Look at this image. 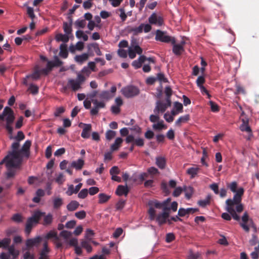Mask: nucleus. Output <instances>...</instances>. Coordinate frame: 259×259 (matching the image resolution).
<instances>
[{
    "label": "nucleus",
    "instance_id": "1",
    "mask_svg": "<svg viewBox=\"0 0 259 259\" xmlns=\"http://www.w3.org/2000/svg\"><path fill=\"white\" fill-rule=\"evenodd\" d=\"M237 183L232 182L227 183V186L230 190L235 193L232 199H228L226 201V210L229 212L233 217V218L237 221L240 220V217L237 214V212L240 213L243 210V206L241 203L242 197L244 194V190L240 187L238 190Z\"/></svg>",
    "mask_w": 259,
    "mask_h": 259
},
{
    "label": "nucleus",
    "instance_id": "2",
    "mask_svg": "<svg viewBox=\"0 0 259 259\" xmlns=\"http://www.w3.org/2000/svg\"><path fill=\"white\" fill-rule=\"evenodd\" d=\"M31 144V141L27 140L23 145L21 149H19V142L13 143L11 145V151L8 152V154L4 158V160H7V166L18 167L21 164L23 157L28 158L30 155Z\"/></svg>",
    "mask_w": 259,
    "mask_h": 259
},
{
    "label": "nucleus",
    "instance_id": "3",
    "mask_svg": "<svg viewBox=\"0 0 259 259\" xmlns=\"http://www.w3.org/2000/svg\"><path fill=\"white\" fill-rule=\"evenodd\" d=\"M6 117V128L9 134H12L13 128L11 124L13 123L15 116L13 110L9 107H6L2 114H0V120H4Z\"/></svg>",
    "mask_w": 259,
    "mask_h": 259
},
{
    "label": "nucleus",
    "instance_id": "4",
    "mask_svg": "<svg viewBox=\"0 0 259 259\" xmlns=\"http://www.w3.org/2000/svg\"><path fill=\"white\" fill-rule=\"evenodd\" d=\"M44 214L45 212L37 210L34 211L31 217L27 219L25 231L28 235L30 233L33 226L39 223V220Z\"/></svg>",
    "mask_w": 259,
    "mask_h": 259
},
{
    "label": "nucleus",
    "instance_id": "5",
    "mask_svg": "<svg viewBox=\"0 0 259 259\" xmlns=\"http://www.w3.org/2000/svg\"><path fill=\"white\" fill-rule=\"evenodd\" d=\"M86 77L80 73H77L76 79H69L68 81V85L73 91H77L81 88V85L85 81Z\"/></svg>",
    "mask_w": 259,
    "mask_h": 259
},
{
    "label": "nucleus",
    "instance_id": "6",
    "mask_svg": "<svg viewBox=\"0 0 259 259\" xmlns=\"http://www.w3.org/2000/svg\"><path fill=\"white\" fill-rule=\"evenodd\" d=\"M242 222L240 223V226L246 232H249L250 227L256 229V226L252 219L249 218L247 212H245L241 218Z\"/></svg>",
    "mask_w": 259,
    "mask_h": 259
},
{
    "label": "nucleus",
    "instance_id": "7",
    "mask_svg": "<svg viewBox=\"0 0 259 259\" xmlns=\"http://www.w3.org/2000/svg\"><path fill=\"white\" fill-rule=\"evenodd\" d=\"M155 39L157 41L165 43L174 44L176 42L174 37L167 35L166 32L160 30H157L156 31Z\"/></svg>",
    "mask_w": 259,
    "mask_h": 259
},
{
    "label": "nucleus",
    "instance_id": "8",
    "mask_svg": "<svg viewBox=\"0 0 259 259\" xmlns=\"http://www.w3.org/2000/svg\"><path fill=\"white\" fill-rule=\"evenodd\" d=\"M148 205L149 206L148 210L149 219L150 220H154L156 216V211L154 207L158 209L162 208L161 203L156 200H150L148 203Z\"/></svg>",
    "mask_w": 259,
    "mask_h": 259
},
{
    "label": "nucleus",
    "instance_id": "9",
    "mask_svg": "<svg viewBox=\"0 0 259 259\" xmlns=\"http://www.w3.org/2000/svg\"><path fill=\"white\" fill-rule=\"evenodd\" d=\"M116 87L114 85L112 86L111 88L110 92L108 91H103L100 93H98V98L103 102L104 101H108L111 98H112L114 96V94L116 92Z\"/></svg>",
    "mask_w": 259,
    "mask_h": 259
},
{
    "label": "nucleus",
    "instance_id": "10",
    "mask_svg": "<svg viewBox=\"0 0 259 259\" xmlns=\"http://www.w3.org/2000/svg\"><path fill=\"white\" fill-rule=\"evenodd\" d=\"M122 94L126 98H132L139 94V90L138 88L130 85L123 88L121 90Z\"/></svg>",
    "mask_w": 259,
    "mask_h": 259
},
{
    "label": "nucleus",
    "instance_id": "11",
    "mask_svg": "<svg viewBox=\"0 0 259 259\" xmlns=\"http://www.w3.org/2000/svg\"><path fill=\"white\" fill-rule=\"evenodd\" d=\"M54 238V243L58 249H61L63 246V243L61 241L60 238L58 236L57 233L54 231H50L45 236V239L48 240Z\"/></svg>",
    "mask_w": 259,
    "mask_h": 259
},
{
    "label": "nucleus",
    "instance_id": "12",
    "mask_svg": "<svg viewBox=\"0 0 259 259\" xmlns=\"http://www.w3.org/2000/svg\"><path fill=\"white\" fill-rule=\"evenodd\" d=\"M166 103H164L161 101H157L156 103V106L154 109L155 114H159V113L164 112L166 109L171 106V102L166 101Z\"/></svg>",
    "mask_w": 259,
    "mask_h": 259
},
{
    "label": "nucleus",
    "instance_id": "13",
    "mask_svg": "<svg viewBox=\"0 0 259 259\" xmlns=\"http://www.w3.org/2000/svg\"><path fill=\"white\" fill-rule=\"evenodd\" d=\"M42 241V238L40 236H37L33 238L27 239L25 244L27 248L29 249L33 247H38Z\"/></svg>",
    "mask_w": 259,
    "mask_h": 259
},
{
    "label": "nucleus",
    "instance_id": "14",
    "mask_svg": "<svg viewBox=\"0 0 259 259\" xmlns=\"http://www.w3.org/2000/svg\"><path fill=\"white\" fill-rule=\"evenodd\" d=\"M92 102L94 105V107L91 109L90 112L92 115H97L99 112V110L101 108H104L106 106L104 102L101 100L99 101L97 99H92Z\"/></svg>",
    "mask_w": 259,
    "mask_h": 259
},
{
    "label": "nucleus",
    "instance_id": "15",
    "mask_svg": "<svg viewBox=\"0 0 259 259\" xmlns=\"http://www.w3.org/2000/svg\"><path fill=\"white\" fill-rule=\"evenodd\" d=\"M148 21L150 24L161 26L163 24V19L161 16L158 15L155 13L149 17Z\"/></svg>",
    "mask_w": 259,
    "mask_h": 259
},
{
    "label": "nucleus",
    "instance_id": "16",
    "mask_svg": "<svg viewBox=\"0 0 259 259\" xmlns=\"http://www.w3.org/2000/svg\"><path fill=\"white\" fill-rule=\"evenodd\" d=\"M88 52L91 56H94L93 52L94 51L98 56L102 55V53L99 48V44L96 42L90 44L88 45Z\"/></svg>",
    "mask_w": 259,
    "mask_h": 259
},
{
    "label": "nucleus",
    "instance_id": "17",
    "mask_svg": "<svg viewBox=\"0 0 259 259\" xmlns=\"http://www.w3.org/2000/svg\"><path fill=\"white\" fill-rule=\"evenodd\" d=\"M50 251L48 242L47 240H45L43 243V248L39 252V257L38 259H49V253Z\"/></svg>",
    "mask_w": 259,
    "mask_h": 259
},
{
    "label": "nucleus",
    "instance_id": "18",
    "mask_svg": "<svg viewBox=\"0 0 259 259\" xmlns=\"http://www.w3.org/2000/svg\"><path fill=\"white\" fill-rule=\"evenodd\" d=\"M144 27V24H141L138 27H132L131 26H128L126 28V31L128 33H132L134 35H137L139 33H141L143 32Z\"/></svg>",
    "mask_w": 259,
    "mask_h": 259
},
{
    "label": "nucleus",
    "instance_id": "19",
    "mask_svg": "<svg viewBox=\"0 0 259 259\" xmlns=\"http://www.w3.org/2000/svg\"><path fill=\"white\" fill-rule=\"evenodd\" d=\"M89 56L90 55L89 52L88 53H83L81 55L75 56L74 60L77 63L82 64L89 59Z\"/></svg>",
    "mask_w": 259,
    "mask_h": 259
},
{
    "label": "nucleus",
    "instance_id": "20",
    "mask_svg": "<svg viewBox=\"0 0 259 259\" xmlns=\"http://www.w3.org/2000/svg\"><path fill=\"white\" fill-rule=\"evenodd\" d=\"M147 57L144 55H141L138 60H134L132 63L133 66L135 69H138L141 67L142 64L146 61Z\"/></svg>",
    "mask_w": 259,
    "mask_h": 259
},
{
    "label": "nucleus",
    "instance_id": "21",
    "mask_svg": "<svg viewBox=\"0 0 259 259\" xmlns=\"http://www.w3.org/2000/svg\"><path fill=\"white\" fill-rule=\"evenodd\" d=\"M128 192L129 189L126 185H119L116 190V194L118 196H127Z\"/></svg>",
    "mask_w": 259,
    "mask_h": 259
},
{
    "label": "nucleus",
    "instance_id": "22",
    "mask_svg": "<svg viewBox=\"0 0 259 259\" xmlns=\"http://www.w3.org/2000/svg\"><path fill=\"white\" fill-rule=\"evenodd\" d=\"M44 217L43 221L41 224L45 226H50L52 224L53 220V216L51 213L47 214L45 212V214L42 215Z\"/></svg>",
    "mask_w": 259,
    "mask_h": 259
},
{
    "label": "nucleus",
    "instance_id": "23",
    "mask_svg": "<svg viewBox=\"0 0 259 259\" xmlns=\"http://www.w3.org/2000/svg\"><path fill=\"white\" fill-rule=\"evenodd\" d=\"M69 19V23H67L66 22H63V29L64 31L65 32V34H67L68 35L71 34L72 33V20L70 17H68Z\"/></svg>",
    "mask_w": 259,
    "mask_h": 259
},
{
    "label": "nucleus",
    "instance_id": "24",
    "mask_svg": "<svg viewBox=\"0 0 259 259\" xmlns=\"http://www.w3.org/2000/svg\"><path fill=\"white\" fill-rule=\"evenodd\" d=\"M171 44L173 46L172 52L175 55L180 56L184 51V48L181 45L176 44V42Z\"/></svg>",
    "mask_w": 259,
    "mask_h": 259
},
{
    "label": "nucleus",
    "instance_id": "25",
    "mask_svg": "<svg viewBox=\"0 0 259 259\" xmlns=\"http://www.w3.org/2000/svg\"><path fill=\"white\" fill-rule=\"evenodd\" d=\"M183 191L185 192V197L187 199L189 200L194 193V188L191 186H185L183 188Z\"/></svg>",
    "mask_w": 259,
    "mask_h": 259
},
{
    "label": "nucleus",
    "instance_id": "26",
    "mask_svg": "<svg viewBox=\"0 0 259 259\" xmlns=\"http://www.w3.org/2000/svg\"><path fill=\"white\" fill-rule=\"evenodd\" d=\"M84 160L81 159H78L76 161H73L71 163V167L75 168L76 170L81 169L84 165Z\"/></svg>",
    "mask_w": 259,
    "mask_h": 259
},
{
    "label": "nucleus",
    "instance_id": "27",
    "mask_svg": "<svg viewBox=\"0 0 259 259\" xmlns=\"http://www.w3.org/2000/svg\"><path fill=\"white\" fill-rule=\"evenodd\" d=\"M85 126L83 128L81 136L84 139H88L90 137L89 133L91 131L92 126L90 124H85Z\"/></svg>",
    "mask_w": 259,
    "mask_h": 259
},
{
    "label": "nucleus",
    "instance_id": "28",
    "mask_svg": "<svg viewBox=\"0 0 259 259\" xmlns=\"http://www.w3.org/2000/svg\"><path fill=\"white\" fill-rule=\"evenodd\" d=\"M242 123L240 126V130L242 132H251V130L250 126L248 125V120L247 118L242 119Z\"/></svg>",
    "mask_w": 259,
    "mask_h": 259
},
{
    "label": "nucleus",
    "instance_id": "29",
    "mask_svg": "<svg viewBox=\"0 0 259 259\" xmlns=\"http://www.w3.org/2000/svg\"><path fill=\"white\" fill-rule=\"evenodd\" d=\"M190 120V115L186 114L184 116L180 117L175 122L176 126H181L182 123L187 122Z\"/></svg>",
    "mask_w": 259,
    "mask_h": 259
},
{
    "label": "nucleus",
    "instance_id": "30",
    "mask_svg": "<svg viewBox=\"0 0 259 259\" xmlns=\"http://www.w3.org/2000/svg\"><path fill=\"white\" fill-rule=\"evenodd\" d=\"M53 62L52 61H48L47 68L41 69V73L42 74L47 75L51 72L53 67H54Z\"/></svg>",
    "mask_w": 259,
    "mask_h": 259
},
{
    "label": "nucleus",
    "instance_id": "31",
    "mask_svg": "<svg viewBox=\"0 0 259 259\" xmlns=\"http://www.w3.org/2000/svg\"><path fill=\"white\" fill-rule=\"evenodd\" d=\"M156 164L160 169H164L166 165V160L163 157H157L156 158Z\"/></svg>",
    "mask_w": 259,
    "mask_h": 259
},
{
    "label": "nucleus",
    "instance_id": "32",
    "mask_svg": "<svg viewBox=\"0 0 259 259\" xmlns=\"http://www.w3.org/2000/svg\"><path fill=\"white\" fill-rule=\"evenodd\" d=\"M45 194V191L43 190L38 189L36 192V196L32 199L33 202L36 203H39L40 201V197H43Z\"/></svg>",
    "mask_w": 259,
    "mask_h": 259
},
{
    "label": "nucleus",
    "instance_id": "33",
    "mask_svg": "<svg viewBox=\"0 0 259 259\" xmlns=\"http://www.w3.org/2000/svg\"><path fill=\"white\" fill-rule=\"evenodd\" d=\"M211 198V195L208 194L205 199L199 200L197 203L200 206L205 207L206 205L210 204Z\"/></svg>",
    "mask_w": 259,
    "mask_h": 259
},
{
    "label": "nucleus",
    "instance_id": "34",
    "mask_svg": "<svg viewBox=\"0 0 259 259\" xmlns=\"http://www.w3.org/2000/svg\"><path fill=\"white\" fill-rule=\"evenodd\" d=\"M122 139L121 138H117L114 141V143L111 145L110 148L112 151H114L118 149L122 143Z\"/></svg>",
    "mask_w": 259,
    "mask_h": 259
},
{
    "label": "nucleus",
    "instance_id": "35",
    "mask_svg": "<svg viewBox=\"0 0 259 259\" xmlns=\"http://www.w3.org/2000/svg\"><path fill=\"white\" fill-rule=\"evenodd\" d=\"M4 162H6V166L8 169V171L7 172V178H11L12 177H13L15 174V170L12 169V168H13V167L8 166L7 165V160H4V159L0 162V164H2Z\"/></svg>",
    "mask_w": 259,
    "mask_h": 259
},
{
    "label": "nucleus",
    "instance_id": "36",
    "mask_svg": "<svg viewBox=\"0 0 259 259\" xmlns=\"http://www.w3.org/2000/svg\"><path fill=\"white\" fill-rule=\"evenodd\" d=\"M42 74L41 73V69H39L38 68H35L33 73L30 75H27L26 76L27 78H29L31 77L32 79L37 80L39 79L40 77V75Z\"/></svg>",
    "mask_w": 259,
    "mask_h": 259
},
{
    "label": "nucleus",
    "instance_id": "37",
    "mask_svg": "<svg viewBox=\"0 0 259 259\" xmlns=\"http://www.w3.org/2000/svg\"><path fill=\"white\" fill-rule=\"evenodd\" d=\"M55 39L57 41L67 42L69 41V38L68 35L66 34L59 33L56 35Z\"/></svg>",
    "mask_w": 259,
    "mask_h": 259
},
{
    "label": "nucleus",
    "instance_id": "38",
    "mask_svg": "<svg viewBox=\"0 0 259 259\" xmlns=\"http://www.w3.org/2000/svg\"><path fill=\"white\" fill-rule=\"evenodd\" d=\"M79 203L75 200L71 201L67 205V208L70 211L76 210L79 206Z\"/></svg>",
    "mask_w": 259,
    "mask_h": 259
},
{
    "label": "nucleus",
    "instance_id": "39",
    "mask_svg": "<svg viewBox=\"0 0 259 259\" xmlns=\"http://www.w3.org/2000/svg\"><path fill=\"white\" fill-rule=\"evenodd\" d=\"M91 240H82L81 242L82 247L85 248L88 253H90L92 251V247L90 244Z\"/></svg>",
    "mask_w": 259,
    "mask_h": 259
},
{
    "label": "nucleus",
    "instance_id": "40",
    "mask_svg": "<svg viewBox=\"0 0 259 259\" xmlns=\"http://www.w3.org/2000/svg\"><path fill=\"white\" fill-rule=\"evenodd\" d=\"M163 121H159L158 123L154 124L152 125V127L155 130L161 131L163 129H166L167 126L163 123Z\"/></svg>",
    "mask_w": 259,
    "mask_h": 259
},
{
    "label": "nucleus",
    "instance_id": "41",
    "mask_svg": "<svg viewBox=\"0 0 259 259\" xmlns=\"http://www.w3.org/2000/svg\"><path fill=\"white\" fill-rule=\"evenodd\" d=\"M8 251L10 255H12L13 257V259H17L19 252L18 250H15L14 246L11 245L8 247Z\"/></svg>",
    "mask_w": 259,
    "mask_h": 259
},
{
    "label": "nucleus",
    "instance_id": "42",
    "mask_svg": "<svg viewBox=\"0 0 259 259\" xmlns=\"http://www.w3.org/2000/svg\"><path fill=\"white\" fill-rule=\"evenodd\" d=\"M99 196V203L103 204L107 202L110 198V196H108L104 193H100L98 195Z\"/></svg>",
    "mask_w": 259,
    "mask_h": 259
},
{
    "label": "nucleus",
    "instance_id": "43",
    "mask_svg": "<svg viewBox=\"0 0 259 259\" xmlns=\"http://www.w3.org/2000/svg\"><path fill=\"white\" fill-rule=\"evenodd\" d=\"M199 170V168L196 167H190L187 170V172L188 175L191 176V178H194L198 174Z\"/></svg>",
    "mask_w": 259,
    "mask_h": 259
},
{
    "label": "nucleus",
    "instance_id": "44",
    "mask_svg": "<svg viewBox=\"0 0 259 259\" xmlns=\"http://www.w3.org/2000/svg\"><path fill=\"white\" fill-rule=\"evenodd\" d=\"M53 202L54 208L58 209L62 205L63 199L59 197H56L53 199Z\"/></svg>",
    "mask_w": 259,
    "mask_h": 259
},
{
    "label": "nucleus",
    "instance_id": "45",
    "mask_svg": "<svg viewBox=\"0 0 259 259\" xmlns=\"http://www.w3.org/2000/svg\"><path fill=\"white\" fill-rule=\"evenodd\" d=\"M172 91L169 86L166 87L164 90V93L166 95V101L171 102L170 97L172 95Z\"/></svg>",
    "mask_w": 259,
    "mask_h": 259
},
{
    "label": "nucleus",
    "instance_id": "46",
    "mask_svg": "<svg viewBox=\"0 0 259 259\" xmlns=\"http://www.w3.org/2000/svg\"><path fill=\"white\" fill-rule=\"evenodd\" d=\"M72 233L66 230L62 231L59 234V236L63 237L65 240V242H68V239L71 236Z\"/></svg>",
    "mask_w": 259,
    "mask_h": 259
},
{
    "label": "nucleus",
    "instance_id": "47",
    "mask_svg": "<svg viewBox=\"0 0 259 259\" xmlns=\"http://www.w3.org/2000/svg\"><path fill=\"white\" fill-rule=\"evenodd\" d=\"M11 243V239L9 238H5L2 240H0V248H7L9 247Z\"/></svg>",
    "mask_w": 259,
    "mask_h": 259
},
{
    "label": "nucleus",
    "instance_id": "48",
    "mask_svg": "<svg viewBox=\"0 0 259 259\" xmlns=\"http://www.w3.org/2000/svg\"><path fill=\"white\" fill-rule=\"evenodd\" d=\"M76 36L78 38H82L84 41H87L88 40V36L84 34L82 30H77L76 32Z\"/></svg>",
    "mask_w": 259,
    "mask_h": 259
},
{
    "label": "nucleus",
    "instance_id": "49",
    "mask_svg": "<svg viewBox=\"0 0 259 259\" xmlns=\"http://www.w3.org/2000/svg\"><path fill=\"white\" fill-rule=\"evenodd\" d=\"M116 135V132L112 130H108L105 134L106 140L108 141L111 140Z\"/></svg>",
    "mask_w": 259,
    "mask_h": 259
},
{
    "label": "nucleus",
    "instance_id": "50",
    "mask_svg": "<svg viewBox=\"0 0 259 259\" xmlns=\"http://www.w3.org/2000/svg\"><path fill=\"white\" fill-rule=\"evenodd\" d=\"M38 87L32 83L30 84L28 90L30 91L31 93L33 95H36L38 93Z\"/></svg>",
    "mask_w": 259,
    "mask_h": 259
},
{
    "label": "nucleus",
    "instance_id": "51",
    "mask_svg": "<svg viewBox=\"0 0 259 259\" xmlns=\"http://www.w3.org/2000/svg\"><path fill=\"white\" fill-rule=\"evenodd\" d=\"M91 70L88 67L85 66L79 73H80L84 76H86L87 77H89L91 74Z\"/></svg>",
    "mask_w": 259,
    "mask_h": 259
},
{
    "label": "nucleus",
    "instance_id": "52",
    "mask_svg": "<svg viewBox=\"0 0 259 259\" xmlns=\"http://www.w3.org/2000/svg\"><path fill=\"white\" fill-rule=\"evenodd\" d=\"M171 199L170 198H168L165 200L161 202L163 209H164L165 210H170V207H168L167 206L169 203Z\"/></svg>",
    "mask_w": 259,
    "mask_h": 259
},
{
    "label": "nucleus",
    "instance_id": "53",
    "mask_svg": "<svg viewBox=\"0 0 259 259\" xmlns=\"http://www.w3.org/2000/svg\"><path fill=\"white\" fill-rule=\"evenodd\" d=\"M171 199L170 198H168L165 200L161 202L163 209H164L165 210H170V207H168L167 206L169 203Z\"/></svg>",
    "mask_w": 259,
    "mask_h": 259
},
{
    "label": "nucleus",
    "instance_id": "54",
    "mask_svg": "<svg viewBox=\"0 0 259 259\" xmlns=\"http://www.w3.org/2000/svg\"><path fill=\"white\" fill-rule=\"evenodd\" d=\"M171 199L170 198H168L165 200L161 202L163 209H164L165 210H170V207H168L167 206L169 203Z\"/></svg>",
    "mask_w": 259,
    "mask_h": 259
},
{
    "label": "nucleus",
    "instance_id": "55",
    "mask_svg": "<svg viewBox=\"0 0 259 259\" xmlns=\"http://www.w3.org/2000/svg\"><path fill=\"white\" fill-rule=\"evenodd\" d=\"M171 199L170 198H168L165 200L161 202L163 209H164L165 210H170V207H168L167 206L169 203Z\"/></svg>",
    "mask_w": 259,
    "mask_h": 259
},
{
    "label": "nucleus",
    "instance_id": "56",
    "mask_svg": "<svg viewBox=\"0 0 259 259\" xmlns=\"http://www.w3.org/2000/svg\"><path fill=\"white\" fill-rule=\"evenodd\" d=\"M75 25L77 27L81 28H83L85 25H86V22L85 20H77L75 22Z\"/></svg>",
    "mask_w": 259,
    "mask_h": 259
},
{
    "label": "nucleus",
    "instance_id": "57",
    "mask_svg": "<svg viewBox=\"0 0 259 259\" xmlns=\"http://www.w3.org/2000/svg\"><path fill=\"white\" fill-rule=\"evenodd\" d=\"M88 194V190L87 189H82L78 193V197L81 199H84Z\"/></svg>",
    "mask_w": 259,
    "mask_h": 259
},
{
    "label": "nucleus",
    "instance_id": "58",
    "mask_svg": "<svg viewBox=\"0 0 259 259\" xmlns=\"http://www.w3.org/2000/svg\"><path fill=\"white\" fill-rule=\"evenodd\" d=\"M157 80L159 81L160 82H167V79L165 77L164 74L162 73H158L157 74V77H156Z\"/></svg>",
    "mask_w": 259,
    "mask_h": 259
},
{
    "label": "nucleus",
    "instance_id": "59",
    "mask_svg": "<svg viewBox=\"0 0 259 259\" xmlns=\"http://www.w3.org/2000/svg\"><path fill=\"white\" fill-rule=\"evenodd\" d=\"M24 138L25 135L22 131H19L17 133V136L14 138V139L17 141L16 142H18L24 140Z\"/></svg>",
    "mask_w": 259,
    "mask_h": 259
},
{
    "label": "nucleus",
    "instance_id": "60",
    "mask_svg": "<svg viewBox=\"0 0 259 259\" xmlns=\"http://www.w3.org/2000/svg\"><path fill=\"white\" fill-rule=\"evenodd\" d=\"M174 107L178 112L181 113L183 112V106L182 103L179 102H175Z\"/></svg>",
    "mask_w": 259,
    "mask_h": 259
},
{
    "label": "nucleus",
    "instance_id": "61",
    "mask_svg": "<svg viewBox=\"0 0 259 259\" xmlns=\"http://www.w3.org/2000/svg\"><path fill=\"white\" fill-rule=\"evenodd\" d=\"M155 219H156V221L158 222L159 226H161L166 223V219L162 218L160 214H159L156 218L155 217Z\"/></svg>",
    "mask_w": 259,
    "mask_h": 259
},
{
    "label": "nucleus",
    "instance_id": "62",
    "mask_svg": "<svg viewBox=\"0 0 259 259\" xmlns=\"http://www.w3.org/2000/svg\"><path fill=\"white\" fill-rule=\"evenodd\" d=\"M183 191V188L181 187H178L176 188L175 190L173 192L172 195L174 197H178L179 196L182 192Z\"/></svg>",
    "mask_w": 259,
    "mask_h": 259
},
{
    "label": "nucleus",
    "instance_id": "63",
    "mask_svg": "<svg viewBox=\"0 0 259 259\" xmlns=\"http://www.w3.org/2000/svg\"><path fill=\"white\" fill-rule=\"evenodd\" d=\"M134 143L138 147H143L144 145V140L142 138H139L135 139Z\"/></svg>",
    "mask_w": 259,
    "mask_h": 259
},
{
    "label": "nucleus",
    "instance_id": "64",
    "mask_svg": "<svg viewBox=\"0 0 259 259\" xmlns=\"http://www.w3.org/2000/svg\"><path fill=\"white\" fill-rule=\"evenodd\" d=\"M75 216L78 219L81 220L86 217V212L84 210L78 211L75 212Z\"/></svg>",
    "mask_w": 259,
    "mask_h": 259
}]
</instances>
